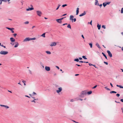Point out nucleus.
<instances>
[{"instance_id": "nucleus-13", "label": "nucleus", "mask_w": 123, "mask_h": 123, "mask_svg": "<svg viewBox=\"0 0 123 123\" xmlns=\"http://www.w3.org/2000/svg\"><path fill=\"white\" fill-rule=\"evenodd\" d=\"M56 44V43L55 42H53L52 43V44L50 45V46H55Z\"/></svg>"}, {"instance_id": "nucleus-48", "label": "nucleus", "mask_w": 123, "mask_h": 123, "mask_svg": "<svg viewBox=\"0 0 123 123\" xmlns=\"http://www.w3.org/2000/svg\"><path fill=\"white\" fill-rule=\"evenodd\" d=\"M104 63H105V64H106L107 65H108V62H104Z\"/></svg>"}, {"instance_id": "nucleus-57", "label": "nucleus", "mask_w": 123, "mask_h": 123, "mask_svg": "<svg viewBox=\"0 0 123 123\" xmlns=\"http://www.w3.org/2000/svg\"><path fill=\"white\" fill-rule=\"evenodd\" d=\"M76 65V66H81V65H79V64H76L75 65Z\"/></svg>"}, {"instance_id": "nucleus-25", "label": "nucleus", "mask_w": 123, "mask_h": 123, "mask_svg": "<svg viewBox=\"0 0 123 123\" xmlns=\"http://www.w3.org/2000/svg\"><path fill=\"white\" fill-rule=\"evenodd\" d=\"M74 61L77 62H79V59L78 58L75 59H74Z\"/></svg>"}, {"instance_id": "nucleus-54", "label": "nucleus", "mask_w": 123, "mask_h": 123, "mask_svg": "<svg viewBox=\"0 0 123 123\" xmlns=\"http://www.w3.org/2000/svg\"><path fill=\"white\" fill-rule=\"evenodd\" d=\"M79 62H81V63H84V62H83L82 61H79Z\"/></svg>"}, {"instance_id": "nucleus-63", "label": "nucleus", "mask_w": 123, "mask_h": 123, "mask_svg": "<svg viewBox=\"0 0 123 123\" xmlns=\"http://www.w3.org/2000/svg\"><path fill=\"white\" fill-rule=\"evenodd\" d=\"M98 6H100L101 7V6H102V4H100V5H99H99H98Z\"/></svg>"}, {"instance_id": "nucleus-14", "label": "nucleus", "mask_w": 123, "mask_h": 123, "mask_svg": "<svg viewBox=\"0 0 123 123\" xmlns=\"http://www.w3.org/2000/svg\"><path fill=\"white\" fill-rule=\"evenodd\" d=\"M56 21L58 23H62V21L61 20H60L59 19H56Z\"/></svg>"}, {"instance_id": "nucleus-61", "label": "nucleus", "mask_w": 123, "mask_h": 123, "mask_svg": "<svg viewBox=\"0 0 123 123\" xmlns=\"http://www.w3.org/2000/svg\"><path fill=\"white\" fill-rule=\"evenodd\" d=\"M89 66H92L93 64H91V63H89Z\"/></svg>"}, {"instance_id": "nucleus-60", "label": "nucleus", "mask_w": 123, "mask_h": 123, "mask_svg": "<svg viewBox=\"0 0 123 123\" xmlns=\"http://www.w3.org/2000/svg\"><path fill=\"white\" fill-rule=\"evenodd\" d=\"M72 121H73V122H75V123H78V122H76L75 121H74V120H72Z\"/></svg>"}, {"instance_id": "nucleus-4", "label": "nucleus", "mask_w": 123, "mask_h": 123, "mask_svg": "<svg viewBox=\"0 0 123 123\" xmlns=\"http://www.w3.org/2000/svg\"><path fill=\"white\" fill-rule=\"evenodd\" d=\"M38 98H37L36 99H34L33 100H31V102H34L35 103H38L37 102L38 101Z\"/></svg>"}, {"instance_id": "nucleus-39", "label": "nucleus", "mask_w": 123, "mask_h": 123, "mask_svg": "<svg viewBox=\"0 0 123 123\" xmlns=\"http://www.w3.org/2000/svg\"><path fill=\"white\" fill-rule=\"evenodd\" d=\"M102 27L105 29V25H103L102 26Z\"/></svg>"}, {"instance_id": "nucleus-37", "label": "nucleus", "mask_w": 123, "mask_h": 123, "mask_svg": "<svg viewBox=\"0 0 123 123\" xmlns=\"http://www.w3.org/2000/svg\"><path fill=\"white\" fill-rule=\"evenodd\" d=\"M92 21L91 20L90 22H88V24H90L91 25H92Z\"/></svg>"}, {"instance_id": "nucleus-22", "label": "nucleus", "mask_w": 123, "mask_h": 123, "mask_svg": "<svg viewBox=\"0 0 123 123\" xmlns=\"http://www.w3.org/2000/svg\"><path fill=\"white\" fill-rule=\"evenodd\" d=\"M96 45L99 48H101V47L100 46H99V45L98 43H96Z\"/></svg>"}, {"instance_id": "nucleus-40", "label": "nucleus", "mask_w": 123, "mask_h": 123, "mask_svg": "<svg viewBox=\"0 0 123 123\" xmlns=\"http://www.w3.org/2000/svg\"><path fill=\"white\" fill-rule=\"evenodd\" d=\"M121 13H123V8H122L121 10Z\"/></svg>"}, {"instance_id": "nucleus-35", "label": "nucleus", "mask_w": 123, "mask_h": 123, "mask_svg": "<svg viewBox=\"0 0 123 123\" xmlns=\"http://www.w3.org/2000/svg\"><path fill=\"white\" fill-rule=\"evenodd\" d=\"M67 4H65L63 5H62V7H65V6H67Z\"/></svg>"}, {"instance_id": "nucleus-36", "label": "nucleus", "mask_w": 123, "mask_h": 123, "mask_svg": "<svg viewBox=\"0 0 123 123\" xmlns=\"http://www.w3.org/2000/svg\"><path fill=\"white\" fill-rule=\"evenodd\" d=\"M0 1H4L5 2H6L7 1V0H0Z\"/></svg>"}, {"instance_id": "nucleus-15", "label": "nucleus", "mask_w": 123, "mask_h": 123, "mask_svg": "<svg viewBox=\"0 0 123 123\" xmlns=\"http://www.w3.org/2000/svg\"><path fill=\"white\" fill-rule=\"evenodd\" d=\"M95 2V5H99V4L98 3V1L97 0H96Z\"/></svg>"}, {"instance_id": "nucleus-21", "label": "nucleus", "mask_w": 123, "mask_h": 123, "mask_svg": "<svg viewBox=\"0 0 123 123\" xmlns=\"http://www.w3.org/2000/svg\"><path fill=\"white\" fill-rule=\"evenodd\" d=\"M101 25H99L98 24V25H97V27L98 28V30H99L101 28Z\"/></svg>"}, {"instance_id": "nucleus-27", "label": "nucleus", "mask_w": 123, "mask_h": 123, "mask_svg": "<svg viewBox=\"0 0 123 123\" xmlns=\"http://www.w3.org/2000/svg\"><path fill=\"white\" fill-rule=\"evenodd\" d=\"M46 52L48 54H51V52L49 51H46Z\"/></svg>"}, {"instance_id": "nucleus-49", "label": "nucleus", "mask_w": 123, "mask_h": 123, "mask_svg": "<svg viewBox=\"0 0 123 123\" xmlns=\"http://www.w3.org/2000/svg\"><path fill=\"white\" fill-rule=\"evenodd\" d=\"M29 72L30 73V74H32L31 71L30 70H29Z\"/></svg>"}, {"instance_id": "nucleus-10", "label": "nucleus", "mask_w": 123, "mask_h": 123, "mask_svg": "<svg viewBox=\"0 0 123 123\" xmlns=\"http://www.w3.org/2000/svg\"><path fill=\"white\" fill-rule=\"evenodd\" d=\"M108 55L111 57H112V55L110 51L108 50Z\"/></svg>"}, {"instance_id": "nucleus-52", "label": "nucleus", "mask_w": 123, "mask_h": 123, "mask_svg": "<svg viewBox=\"0 0 123 123\" xmlns=\"http://www.w3.org/2000/svg\"><path fill=\"white\" fill-rule=\"evenodd\" d=\"M55 67L58 69H59V67L58 66H56Z\"/></svg>"}, {"instance_id": "nucleus-23", "label": "nucleus", "mask_w": 123, "mask_h": 123, "mask_svg": "<svg viewBox=\"0 0 123 123\" xmlns=\"http://www.w3.org/2000/svg\"><path fill=\"white\" fill-rule=\"evenodd\" d=\"M102 54L103 55V56L105 57V58L106 59H107V57L105 55L103 52H102Z\"/></svg>"}, {"instance_id": "nucleus-8", "label": "nucleus", "mask_w": 123, "mask_h": 123, "mask_svg": "<svg viewBox=\"0 0 123 123\" xmlns=\"http://www.w3.org/2000/svg\"><path fill=\"white\" fill-rule=\"evenodd\" d=\"M86 14V12L85 11H84L83 13H82L79 15L80 17H81L83 16Z\"/></svg>"}, {"instance_id": "nucleus-47", "label": "nucleus", "mask_w": 123, "mask_h": 123, "mask_svg": "<svg viewBox=\"0 0 123 123\" xmlns=\"http://www.w3.org/2000/svg\"><path fill=\"white\" fill-rule=\"evenodd\" d=\"M73 20H74V22H75L76 21V18H74L73 19Z\"/></svg>"}, {"instance_id": "nucleus-64", "label": "nucleus", "mask_w": 123, "mask_h": 123, "mask_svg": "<svg viewBox=\"0 0 123 123\" xmlns=\"http://www.w3.org/2000/svg\"><path fill=\"white\" fill-rule=\"evenodd\" d=\"M110 85L112 87H113V85H112V84H111V83H110Z\"/></svg>"}, {"instance_id": "nucleus-62", "label": "nucleus", "mask_w": 123, "mask_h": 123, "mask_svg": "<svg viewBox=\"0 0 123 123\" xmlns=\"http://www.w3.org/2000/svg\"><path fill=\"white\" fill-rule=\"evenodd\" d=\"M115 102H116V103H120V102H117V101H116V100H115Z\"/></svg>"}, {"instance_id": "nucleus-38", "label": "nucleus", "mask_w": 123, "mask_h": 123, "mask_svg": "<svg viewBox=\"0 0 123 123\" xmlns=\"http://www.w3.org/2000/svg\"><path fill=\"white\" fill-rule=\"evenodd\" d=\"M6 29H8L9 30H11V29H14V28H9V27H6Z\"/></svg>"}, {"instance_id": "nucleus-58", "label": "nucleus", "mask_w": 123, "mask_h": 123, "mask_svg": "<svg viewBox=\"0 0 123 123\" xmlns=\"http://www.w3.org/2000/svg\"><path fill=\"white\" fill-rule=\"evenodd\" d=\"M67 15V14H63V15H62V16H65L66 15Z\"/></svg>"}, {"instance_id": "nucleus-1", "label": "nucleus", "mask_w": 123, "mask_h": 123, "mask_svg": "<svg viewBox=\"0 0 123 123\" xmlns=\"http://www.w3.org/2000/svg\"><path fill=\"white\" fill-rule=\"evenodd\" d=\"M87 93V91L85 90L82 91L80 93L79 96L80 97L83 98L84 97Z\"/></svg>"}, {"instance_id": "nucleus-18", "label": "nucleus", "mask_w": 123, "mask_h": 123, "mask_svg": "<svg viewBox=\"0 0 123 123\" xmlns=\"http://www.w3.org/2000/svg\"><path fill=\"white\" fill-rule=\"evenodd\" d=\"M108 4V2L103 3V5L104 7H105Z\"/></svg>"}, {"instance_id": "nucleus-59", "label": "nucleus", "mask_w": 123, "mask_h": 123, "mask_svg": "<svg viewBox=\"0 0 123 123\" xmlns=\"http://www.w3.org/2000/svg\"><path fill=\"white\" fill-rule=\"evenodd\" d=\"M81 37L84 39V37L83 36V35H81Z\"/></svg>"}, {"instance_id": "nucleus-30", "label": "nucleus", "mask_w": 123, "mask_h": 123, "mask_svg": "<svg viewBox=\"0 0 123 123\" xmlns=\"http://www.w3.org/2000/svg\"><path fill=\"white\" fill-rule=\"evenodd\" d=\"M89 45L90 46L91 48H92V43H89Z\"/></svg>"}, {"instance_id": "nucleus-5", "label": "nucleus", "mask_w": 123, "mask_h": 123, "mask_svg": "<svg viewBox=\"0 0 123 123\" xmlns=\"http://www.w3.org/2000/svg\"><path fill=\"white\" fill-rule=\"evenodd\" d=\"M58 89V90L56 91V92L58 93L60 92L62 90V88L61 87L59 88Z\"/></svg>"}, {"instance_id": "nucleus-50", "label": "nucleus", "mask_w": 123, "mask_h": 123, "mask_svg": "<svg viewBox=\"0 0 123 123\" xmlns=\"http://www.w3.org/2000/svg\"><path fill=\"white\" fill-rule=\"evenodd\" d=\"M1 46L2 47H3L4 48H6V47L5 46H4V45L3 44L1 45Z\"/></svg>"}, {"instance_id": "nucleus-33", "label": "nucleus", "mask_w": 123, "mask_h": 123, "mask_svg": "<svg viewBox=\"0 0 123 123\" xmlns=\"http://www.w3.org/2000/svg\"><path fill=\"white\" fill-rule=\"evenodd\" d=\"M61 5H60L59 4H58V6L57 7V8H56V10H57L59 8V7Z\"/></svg>"}, {"instance_id": "nucleus-53", "label": "nucleus", "mask_w": 123, "mask_h": 123, "mask_svg": "<svg viewBox=\"0 0 123 123\" xmlns=\"http://www.w3.org/2000/svg\"><path fill=\"white\" fill-rule=\"evenodd\" d=\"M33 95H36L37 94L35 92H33Z\"/></svg>"}, {"instance_id": "nucleus-28", "label": "nucleus", "mask_w": 123, "mask_h": 123, "mask_svg": "<svg viewBox=\"0 0 123 123\" xmlns=\"http://www.w3.org/2000/svg\"><path fill=\"white\" fill-rule=\"evenodd\" d=\"M110 93H111V94L112 93H117V92L115 91H111Z\"/></svg>"}, {"instance_id": "nucleus-31", "label": "nucleus", "mask_w": 123, "mask_h": 123, "mask_svg": "<svg viewBox=\"0 0 123 123\" xmlns=\"http://www.w3.org/2000/svg\"><path fill=\"white\" fill-rule=\"evenodd\" d=\"M22 81L24 83V85L25 86L26 85V84H25L26 81L24 80H23Z\"/></svg>"}, {"instance_id": "nucleus-17", "label": "nucleus", "mask_w": 123, "mask_h": 123, "mask_svg": "<svg viewBox=\"0 0 123 123\" xmlns=\"http://www.w3.org/2000/svg\"><path fill=\"white\" fill-rule=\"evenodd\" d=\"M10 41L11 42H13L15 41V39L13 37H11L10 38Z\"/></svg>"}, {"instance_id": "nucleus-42", "label": "nucleus", "mask_w": 123, "mask_h": 123, "mask_svg": "<svg viewBox=\"0 0 123 123\" xmlns=\"http://www.w3.org/2000/svg\"><path fill=\"white\" fill-rule=\"evenodd\" d=\"M66 17H63V18H60L59 19L60 20H62V19H63V18H65Z\"/></svg>"}, {"instance_id": "nucleus-41", "label": "nucleus", "mask_w": 123, "mask_h": 123, "mask_svg": "<svg viewBox=\"0 0 123 123\" xmlns=\"http://www.w3.org/2000/svg\"><path fill=\"white\" fill-rule=\"evenodd\" d=\"M29 23V22L28 21H27L25 22V24H28Z\"/></svg>"}, {"instance_id": "nucleus-7", "label": "nucleus", "mask_w": 123, "mask_h": 123, "mask_svg": "<svg viewBox=\"0 0 123 123\" xmlns=\"http://www.w3.org/2000/svg\"><path fill=\"white\" fill-rule=\"evenodd\" d=\"M45 69L46 71H49L50 70V68L49 67L46 66L45 67Z\"/></svg>"}, {"instance_id": "nucleus-29", "label": "nucleus", "mask_w": 123, "mask_h": 123, "mask_svg": "<svg viewBox=\"0 0 123 123\" xmlns=\"http://www.w3.org/2000/svg\"><path fill=\"white\" fill-rule=\"evenodd\" d=\"M67 27L68 28H69L70 29H71V25L70 24H69L68 25Z\"/></svg>"}, {"instance_id": "nucleus-26", "label": "nucleus", "mask_w": 123, "mask_h": 123, "mask_svg": "<svg viewBox=\"0 0 123 123\" xmlns=\"http://www.w3.org/2000/svg\"><path fill=\"white\" fill-rule=\"evenodd\" d=\"M45 33H43L42 34L41 36L43 37H45Z\"/></svg>"}, {"instance_id": "nucleus-51", "label": "nucleus", "mask_w": 123, "mask_h": 123, "mask_svg": "<svg viewBox=\"0 0 123 123\" xmlns=\"http://www.w3.org/2000/svg\"><path fill=\"white\" fill-rule=\"evenodd\" d=\"M12 29H11V32H12V33H14V31H13L12 30Z\"/></svg>"}, {"instance_id": "nucleus-43", "label": "nucleus", "mask_w": 123, "mask_h": 123, "mask_svg": "<svg viewBox=\"0 0 123 123\" xmlns=\"http://www.w3.org/2000/svg\"><path fill=\"white\" fill-rule=\"evenodd\" d=\"M97 86V85H96V86H94L93 87H92V88L93 89H95L96 87Z\"/></svg>"}, {"instance_id": "nucleus-9", "label": "nucleus", "mask_w": 123, "mask_h": 123, "mask_svg": "<svg viewBox=\"0 0 123 123\" xmlns=\"http://www.w3.org/2000/svg\"><path fill=\"white\" fill-rule=\"evenodd\" d=\"M74 18V16L73 15H71L70 16V20H72V22H73V18Z\"/></svg>"}, {"instance_id": "nucleus-12", "label": "nucleus", "mask_w": 123, "mask_h": 123, "mask_svg": "<svg viewBox=\"0 0 123 123\" xmlns=\"http://www.w3.org/2000/svg\"><path fill=\"white\" fill-rule=\"evenodd\" d=\"M0 106L2 107H5L6 108H7V109L8 108H9V107L8 106L6 105H0Z\"/></svg>"}, {"instance_id": "nucleus-3", "label": "nucleus", "mask_w": 123, "mask_h": 123, "mask_svg": "<svg viewBox=\"0 0 123 123\" xmlns=\"http://www.w3.org/2000/svg\"><path fill=\"white\" fill-rule=\"evenodd\" d=\"M37 14L40 17L41 16L42 13L41 12L39 11H36Z\"/></svg>"}, {"instance_id": "nucleus-24", "label": "nucleus", "mask_w": 123, "mask_h": 123, "mask_svg": "<svg viewBox=\"0 0 123 123\" xmlns=\"http://www.w3.org/2000/svg\"><path fill=\"white\" fill-rule=\"evenodd\" d=\"M92 93V92L91 91H90L89 92H87V93L88 94V95H90Z\"/></svg>"}, {"instance_id": "nucleus-32", "label": "nucleus", "mask_w": 123, "mask_h": 123, "mask_svg": "<svg viewBox=\"0 0 123 123\" xmlns=\"http://www.w3.org/2000/svg\"><path fill=\"white\" fill-rule=\"evenodd\" d=\"M36 38L35 37H34V38H30L31 40H36Z\"/></svg>"}, {"instance_id": "nucleus-16", "label": "nucleus", "mask_w": 123, "mask_h": 123, "mask_svg": "<svg viewBox=\"0 0 123 123\" xmlns=\"http://www.w3.org/2000/svg\"><path fill=\"white\" fill-rule=\"evenodd\" d=\"M15 43H16V44L15 45L14 47L15 48H16L19 45V44L17 42H15Z\"/></svg>"}, {"instance_id": "nucleus-44", "label": "nucleus", "mask_w": 123, "mask_h": 123, "mask_svg": "<svg viewBox=\"0 0 123 123\" xmlns=\"http://www.w3.org/2000/svg\"><path fill=\"white\" fill-rule=\"evenodd\" d=\"M13 35L14 36V37H15L17 35V34L16 33H15L13 34Z\"/></svg>"}, {"instance_id": "nucleus-19", "label": "nucleus", "mask_w": 123, "mask_h": 123, "mask_svg": "<svg viewBox=\"0 0 123 123\" xmlns=\"http://www.w3.org/2000/svg\"><path fill=\"white\" fill-rule=\"evenodd\" d=\"M79 8H77L76 11V15H78V14L79 13Z\"/></svg>"}, {"instance_id": "nucleus-55", "label": "nucleus", "mask_w": 123, "mask_h": 123, "mask_svg": "<svg viewBox=\"0 0 123 123\" xmlns=\"http://www.w3.org/2000/svg\"><path fill=\"white\" fill-rule=\"evenodd\" d=\"M120 101L123 103V99H120Z\"/></svg>"}, {"instance_id": "nucleus-6", "label": "nucleus", "mask_w": 123, "mask_h": 123, "mask_svg": "<svg viewBox=\"0 0 123 123\" xmlns=\"http://www.w3.org/2000/svg\"><path fill=\"white\" fill-rule=\"evenodd\" d=\"M31 40L30 38L29 37H27L23 41V42H25L27 41H29Z\"/></svg>"}, {"instance_id": "nucleus-34", "label": "nucleus", "mask_w": 123, "mask_h": 123, "mask_svg": "<svg viewBox=\"0 0 123 123\" xmlns=\"http://www.w3.org/2000/svg\"><path fill=\"white\" fill-rule=\"evenodd\" d=\"M82 58H83L85 59H87V58L85 56H82Z\"/></svg>"}, {"instance_id": "nucleus-11", "label": "nucleus", "mask_w": 123, "mask_h": 123, "mask_svg": "<svg viewBox=\"0 0 123 123\" xmlns=\"http://www.w3.org/2000/svg\"><path fill=\"white\" fill-rule=\"evenodd\" d=\"M34 9V8L33 7H31L27 9H26V10L27 11H31L33 10Z\"/></svg>"}, {"instance_id": "nucleus-20", "label": "nucleus", "mask_w": 123, "mask_h": 123, "mask_svg": "<svg viewBox=\"0 0 123 123\" xmlns=\"http://www.w3.org/2000/svg\"><path fill=\"white\" fill-rule=\"evenodd\" d=\"M117 86L119 87L120 88H123V86L121 85H116Z\"/></svg>"}, {"instance_id": "nucleus-45", "label": "nucleus", "mask_w": 123, "mask_h": 123, "mask_svg": "<svg viewBox=\"0 0 123 123\" xmlns=\"http://www.w3.org/2000/svg\"><path fill=\"white\" fill-rule=\"evenodd\" d=\"M116 95L118 97H119L120 96V95L119 94H116Z\"/></svg>"}, {"instance_id": "nucleus-56", "label": "nucleus", "mask_w": 123, "mask_h": 123, "mask_svg": "<svg viewBox=\"0 0 123 123\" xmlns=\"http://www.w3.org/2000/svg\"><path fill=\"white\" fill-rule=\"evenodd\" d=\"M79 59L80 60H81L82 59V58L81 57H80L79 58Z\"/></svg>"}, {"instance_id": "nucleus-46", "label": "nucleus", "mask_w": 123, "mask_h": 123, "mask_svg": "<svg viewBox=\"0 0 123 123\" xmlns=\"http://www.w3.org/2000/svg\"><path fill=\"white\" fill-rule=\"evenodd\" d=\"M74 101V100L73 99H72L70 100V101L71 102H73Z\"/></svg>"}, {"instance_id": "nucleus-2", "label": "nucleus", "mask_w": 123, "mask_h": 123, "mask_svg": "<svg viewBox=\"0 0 123 123\" xmlns=\"http://www.w3.org/2000/svg\"><path fill=\"white\" fill-rule=\"evenodd\" d=\"M8 53V52L4 51H1L0 52V54L4 55H6Z\"/></svg>"}]
</instances>
